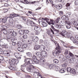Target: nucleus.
<instances>
[{
    "mask_svg": "<svg viewBox=\"0 0 78 78\" xmlns=\"http://www.w3.org/2000/svg\"><path fill=\"white\" fill-rule=\"evenodd\" d=\"M25 61H26L25 63L23 65L21 66V69L23 72H24V69H25V67H27V70L29 72H31V70H32V72H34L33 75L34 76H37V75H39V73L38 72H37V69H36V67L35 66L32 65H29V64H33V60L31 59L30 58H27L25 59Z\"/></svg>",
    "mask_w": 78,
    "mask_h": 78,
    "instance_id": "obj_1",
    "label": "nucleus"
},
{
    "mask_svg": "<svg viewBox=\"0 0 78 78\" xmlns=\"http://www.w3.org/2000/svg\"><path fill=\"white\" fill-rule=\"evenodd\" d=\"M54 43H55L56 47L57 49L53 51V55L54 56H58L59 55V54H60L61 51L62 49L59 46V44L57 43L56 41L54 42Z\"/></svg>",
    "mask_w": 78,
    "mask_h": 78,
    "instance_id": "obj_2",
    "label": "nucleus"
},
{
    "mask_svg": "<svg viewBox=\"0 0 78 78\" xmlns=\"http://www.w3.org/2000/svg\"><path fill=\"white\" fill-rule=\"evenodd\" d=\"M43 20H47V22L49 25H54L55 23V21L52 19H48V18L43 19Z\"/></svg>",
    "mask_w": 78,
    "mask_h": 78,
    "instance_id": "obj_3",
    "label": "nucleus"
},
{
    "mask_svg": "<svg viewBox=\"0 0 78 78\" xmlns=\"http://www.w3.org/2000/svg\"><path fill=\"white\" fill-rule=\"evenodd\" d=\"M34 30L36 31L35 33L36 34H40V31H41V29L40 27L35 26L34 27Z\"/></svg>",
    "mask_w": 78,
    "mask_h": 78,
    "instance_id": "obj_4",
    "label": "nucleus"
},
{
    "mask_svg": "<svg viewBox=\"0 0 78 78\" xmlns=\"http://www.w3.org/2000/svg\"><path fill=\"white\" fill-rule=\"evenodd\" d=\"M11 64L12 65H14L15 64H17L19 63V60H16L14 58L12 59L11 60Z\"/></svg>",
    "mask_w": 78,
    "mask_h": 78,
    "instance_id": "obj_5",
    "label": "nucleus"
},
{
    "mask_svg": "<svg viewBox=\"0 0 78 78\" xmlns=\"http://www.w3.org/2000/svg\"><path fill=\"white\" fill-rule=\"evenodd\" d=\"M66 23L67 24L66 26V28L67 29H70L71 28V24L72 23V22L70 21H66Z\"/></svg>",
    "mask_w": 78,
    "mask_h": 78,
    "instance_id": "obj_6",
    "label": "nucleus"
},
{
    "mask_svg": "<svg viewBox=\"0 0 78 78\" xmlns=\"http://www.w3.org/2000/svg\"><path fill=\"white\" fill-rule=\"evenodd\" d=\"M41 55L42 57L46 58L47 56V53L46 51H41Z\"/></svg>",
    "mask_w": 78,
    "mask_h": 78,
    "instance_id": "obj_7",
    "label": "nucleus"
},
{
    "mask_svg": "<svg viewBox=\"0 0 78 78\" xmlns=\"http://www.w3.org/2000/svg\"><path fill=\"white\" fill-rule=\"evenodd\" d=\"M0 45L1 47H4L6 48V46L7 45V44H5V43H4V41L3 40H1L0 41Z\"/></svg>",
    "mask_w": 78,
    "mask_h": 78,
    "instance_id": "obj_8",
    "label": "nucleus"
},
{
    "mask_svg": "<svg viewBox=\"0 0 78 78\" xmlns=\"http://www.w3.org/2000/svg\"><path fill=\"white\" fill-rule=\"evenodd\" d=\"M14 55L16 58L17 59H20L22 58V56H21L20 54L18 53H14Z\"/></svg>",
    "mask_w": 78,
    "mask_h": 78,
    "instance_id": "obj_9",
    "label": "nucleus"
},
{
    "mask_svg": "<svg viewBox=\"0 0 78 78\" xmlns=\"http://www.w3.org/2000/svg\"><path fill=\"white\" fill-rule=\"evenodd\" d=\"M10 53H11V51H8L6 52H4L2 55H3L5 56H10Z\"/></svg>",
    "mask_w": 78,
    "mask_h": 78,
    "instance_id": "obj_10",
    "label": "nucleus"
},
{
    "mask_svg": "<svg viewBox=\"0 0 78 78\" xmlns=\"http://www.w3.org/2000/svg\"><path fill=\"white\" fill-rule=\"evenodd\" d=\"M14 20L12 19H10L9 20V25L11 26V27H14V24H13V22Z\"/></svg>",
    "mask_w": 78,
    "mask_h": 78,
    "instance_id": "obj_11",
    "label": "nucleus"
},
{
    "mask_svg": "<svg viewBox=\"0 0 78 78\" xmlns=\"http://www.w3.org/2000/svg\"><path fill=\"white\" fill-rule=\"evenodd\" d=\"M39 39L37 37L34 36V37L32 38V41L36 43L38 41V40Z\"/></svg>",
    "mask_w": 78,
    "mask_h": 78,
    "instance_id": "obj_12",
    "label": "nucleus"
},
{
    "mask_svg": "<svg viewBox=\"0 0 78 78\" xmlns=\"http://www.w3.org/2000/svg\"><path fill=\"white\" fill-rule=\"evenodd\" d=\"M32 59L33 61L35 62H38L39 60L37 59V58L36 55H34L32 57Z\"/></svg>",
    "mask_w": 78,
    "mask_h": 78,
    "instance_id": "obj_13",
    "label": "nucleus"
},
{
    "mask_svg": "<svg viewBox=\"0 0 78 78\" xmlns=\"http://www.w3.org/2000/svg\"><path fill=\"white\" fill-rule=\"evenodd\" d=\"M61 19L63 20H66L67 21L69 20V19L68 18V17H66L65 16H62L61 17Z\"/></svg>",
    "mask_w": 78,
    "mask_h": 78,
    "instance_id": "obj_14",
    "label": "nucleus"
},
{
    "mask_svg": "<svg viewBox=\"0 0 78 78\" xmlns=\"http://www.w3.org/2000/svg\"><path fill=\"white\" fill-rule=\"evenodd\" d=\"M40 50L41 51H44V50L45 49V46H44L43 45H41L40 46Z\"/></svg>",
    "mask_w": 78,
    "mask_h": 78,
    "instance_id": "obj_15",
    "label": "nucleus"
},
{
    "mask_svg": "<svg viewBox=\"0 0 78 78\" xmlns=\"http://www.w3.org/2000/svg\"><path fill=\"white\" fill-rule=\"evenodd\" d=\"M14 65H10L9 66L8 68H9L10 70H15V68L14 66Z\"/></svg>",
    "mask_w": 78,
    "mask_h": 78,
    "instance_id": "obj_16",
    "label": "nucleus"
},
{
    "mask_svg": "<svg viewBox=\"0 0 78 78\" xmlns=\"http://www.w3.org/2000/svg\"><path fill=\"white\" fill-rule=\"evenodd\" d=\"M7 19L9 20V18L8 17H6L2 19V22L3 23H5L7 21Z\"/></svg>",
    "mask_w": 78,
    "mask_h": 78,
    "instance_id": "obj_17",
    "label": "nucleus"
},
{
    "mask_svg": "<svg viewBox=\"0 0 78 78\" xmlns=\"http://www.w3.org/2000/svg\"><path fill=\"white\" fill-rule=\"evenodd\" d=\"M18 51H20V52H23L24 51V50H23V48L21 47H19L17 48Z\"/></svg>",
    "mask_w": 78,
    "mask_h": 78,
    "instance_id": "obj_18",
    "label": "nucleus"
},
{
    "mask_svg": "<svg viewBox=\"0 0 78 78\" xmlns=\"http://www.w3.org/2000/svg\"><path fill=\"white\" fill-rule=\"evenodd\" d=\"M39 60L40 62H41V64H44L45 59L44 58H41Z\"/></svg>",
    "mask_w": 78,
    "mask_h": 78,
    "instance_id": "obj_19",
    "label": "nucleus"
},
{
    "mask_svg": "<svg viewBox=\"0 0 78 78\" xmlns=\"http://www.w3.org/2000/svg\"><path fill=\"white\" fill-rule=\"evenodd\" d=\"M70 73H71V74L75 75V74H76V71L74 69H72Z\"/></svg>",
    "mask_w": 78,
    "mask_h": 78,
    "instance_id": "obj_20",
    "label": "nucleus"
},
{
    "mask_svg": "<svg viewBox=\"0 0 78 78\" xmlns=\"http://www.w3.org/2000/svg\"><path fill=\"white\" fill-rule=\"evenodd\" d=\"M66 22H67V21L64 22L61 21V22H59V23L60 24H61L62 26H64L65 25V24H66V23H66Z\"/></svg>",
    "mask_w": 78,
    "mask_h": 78,
    "instance_id": "obj_21",
    "label": "nucleus"
},
{
    "mask_svg": "<svg viewBox=\"0 0 78 78\" xmlns=\"http://www.w3.org/2000/svg\"><path fill=\"white\" fill-rule=\"evenodd\" d=\"M8 17L9 19H11L12 18H14V13L10 14L9 16Z\"/></svg>",
    "mask_w": 78,
    "mask_h": 78,
    "instance_id": "obj_22",
    "label": "nucleus"
},
{
    "mask_svg": "<svg viewBox=\"0 0 78 78\" xmlns=\"http://www.w3.org/2000/svg\"><path fill=\"white\" fill-rule=\"evenodd\" d=\"M40 45H36L34 46V48L35 50H39L40 48Z\"/></svg>",
    "mask_w": 78,
    "mask_h": 78,
    "instance_id": "obj_23",
    "label": "nucleus"
},
{
    "mask_svg": "<svg viewBox=\"0 0 78 78\" xmlns=\"http://www.w3.org/2000/svg\"><path fill=\"white\" fill-rule=\"evenodd\" d=\"M2 31L3 32V33L4 34H7V31L6 30V29L5 28H3L2 29Z\"/></svg>",
    "mask_w": 78,
    "mask_h": 78,
    "instance_id": "obj_24",
    "label": "nucleus"
},
{
    "mask_svg": "<svg viewBox=\"0 0 78 78\" xmlns=\"http://www.w3.org/2000/svg\"><path fill=\"white\" fill-rule=\"evenodd\" d=\"M35 54L38 57H41V53L40 52H37L35 53Z\"/></svg>",
    "mask_w": 78,
    "mask_h": 78,
    "instance_id": "obj_25",
    "label": "nucleus"
},
{
    "mask_svg": "<svg viewBox=\"0 0 78 78\" xmlns=\"http://www.w3.org/2000/svg\"><path fill=\"white\" fill-rule=\"evenodd\" d=\"M56 8L57 9H60L62 8V6L61 5H59L57 6Z\"/></svg>",
    "mask_w": 78,
    "mask_h": 78,
    "instance_id": "obj_26",
    "label": "nucleus"
},
{
    "mask_svg": "<svg viewBox=\"0 0 78 78\" xmlns=\"http://www.w3.org/2000/svg\"><path fill=\"white\" fill-rule=\"evenodd\" d=\"M7 31L8 33H12V32L14 31V30H13V29H9L8 30H7Z\"/></svg>",
    "mask_w": 78,
    "mask_h": 78,
    "instance_id": "obj_27",
    "label": "nucleus"
},
{
    "mask_svg": "<svg viewBox=\"0 0 78 78\" xmlns=\"http://www.w3.org/2000/svg\"><path fill=\"white\" fill-rule=\"evenodd\" d=\"M66 69L64 68H62L60 70V72L62 73H64L66 72Z\"/></svg>",
    "mask_w": 78,
    "mask_h": 78,
    "instance_id": "obj_28",
    "label": "nucleus"
},
{
    "mask_svg": "<svg viewBox=\"0 0 78 78\" xmlns=\"http://www.w3.org/2000/svg\"><path fill=\"white\" fill-rule=\"evenodd\" d=\"M55 66V64H51L49 65V69H53V67Z\"/></svg>",
    "mask_w": 78,
    "mask_h": 78,
    "instance_id": "obj_29",
    "label": "nucleus"
},
{
    "mask_svg": "<svg viewBox=\"0 0 78 78\" xmlns=\"http://www.w3.org/2000/svg\"><path fill=\"white\" fill-rule=\"evenodd\" d=\"M55 28H61V26L58 24H55Z\"/></svg>",
    "mask_w": 78,
    "mask_h": 78,
    "instance_id": "obj_30",
    "label": "nucleus"
},
{
    "mask_svg": "<svg viewBox=\"0 0 78 78\" xmlns=\"http://www.w3.org/2000/svg\"><path fill=\"white\" fill-rule=\"evenodd\" d=\"M51 28H52V29H53V30H54V31H57V32H58V31H59L58 30H56L55 29V28L54 27H53V26L51 25Z\"/></svg>",
    "mask_w": 78,
    "mask_h": 78,
    "instance_id": "obj_31",
    "label": "nucleus"
},
{
    "mask_svg": "<svg viewBox=\"0 0 78 78\" xmlns=\"http://www.w3.org/2000/svg\"><path fill=\"white\" fill-rule=\"evenodd\" d=\"M17 44L18 47H21V46L22 45V43L20 41H18Z\"/></svg>",
    "mask_w": 78,
    "mask_h": 78,
    "instance_id": "obj_32",
    "label": "nucleus"
},
{
    "mask_svg": "<svg viewBox=\"0 0 78 78\" xmlns=\"http://www.w3.org/2000/svg\"><path fill=\"white\" fill-rule=\"evenodd\" d=\"M73 25L76 27H77V26L78 25V21L74 22L73 23Z\"/></svg>",
    "mask_w": 78,
    "mask_h": 78,
    "instance_id": "obj_33",
    "label": "nucleus"
},
{
    "mask_svg": "<svg viewBox=\"0 0 78 78\" xmlns=\"http://www.w3.org/2000/svg\"><path fill=\"white\" fill-rule=\"evenodd\" d=\"M12 36H16L17 35V33L16 32H12Z\"/></svg>",
    "mask_w": 78,
    "mask_h": 78,
    "instance_id": "obj_34",
    "label": "nucleus"
},
{
    "mask_svg": "<svg viewBox=\"0 0 78 78\" xmlns=\"http://www.w3.org/2000/svg\"><path fill=\"white\" fill-rule=\"evenodd\" d=\"M42 26L45 27H47V23L45 22H43L42 23Z\"/></svg>",
    "mask_w": 78,
    "mask_h": 78,
    "instance_id": "obj_35",
    "label": "nucleus"
},
{
    "mask_svg": "<svg viewBox=\"0 0 78 78\" xmlns=\"http://www.w3.org/2000/svg\"><path fill=\"white\" fill-rule=\"evenodd\" d=\"M69 55L70 56V57H71V58H74V55H73V54L70 52L69 53Z\"/></svg>",
    "mask_w": 78,
    "mask_h": 78,
    "instance_id": "obj_36",
    "label": "nucleus"
},
{
    "mask_svg": "<svg viewBox=\"0 0 78 78\" xmlns=\"http://www.w3.org/2000/svg\"><path fill=\"white\" fill-rule=\"evenodd\" d=\"M62 66L63 67H65V68H66L67 66V64L66 63H63Z\"/></svg>",
    "mask_w": 78,
    "mask_h": 78,
    "instance_id": "obj_37",
    "label": "nucleus"
},
{
    "mask_svg": "<svg viewBox=\"0 0 78 78\" xmlns=\"http://www.w3.org/2000/svg\"><path fill=\"white\" fill-rule=\"evenodd\" d=\"M22 47L23 48H26L27 47V44H24L23 45Z\"/></svg>",
    "mask_w": 78,
    "mask_h": 78,
    "instance_id": "obj_38",
    "label": "nucleus"
},
{
    "mask_svg": "<svg viewBox=\"0 0 78 78\" xmlns=\"http://www.w3.org/2000/svg\"><path fill=\"white\" fill-rule=\"evenodd\" d=\"M26 54L28 56L31 57V53L30 52L26 53Z\"/></svg>",
    "mask_w": 78,
    "mask_h": 78,
    "instance_id": "obj_39",
    "label": "nucleus"
},
{
    "mask_svg": "<svg viewBox=\"0 0 78 78\" xmlns=\"http://www.w3.org/2000/svg\"><path fill=\"white\" fill-rule=\"evenodd\" d=\"M53 62L55 64H58L59 62V61L58 59H55L53 60Z\"/></svg>",
    "mask_w": 78,
    "mask_h": 78,
    "instance_id": "obj_40",
    "label": "nucleus"
},
{
    "mask_svg": "<svg viewBox=\"0 0 78 78\" xmlns=\"http://www.w3.org/2000/svg\"><path fill=\"white\" fill-rule=\"evenodd\" d=\"M29 23L32 26H34V23L32 21H30L29 22Z\"/></svg>",
    "mask_w": 78,
    "mask_h": 78,
    "instance_id": "obj_41",
    "label": "nucleus"
},
{
    "mask_svg": "<svg viewBox=\"0 0 78 78\" xmlns=\"http://www.w3.org/2000/svg\"><path fill=\"white\" fill-rule=\"evenodd\" d=\"M71 70H72V69H71V68H67V72H70H70L71 71Z\"/></svg>",
    "mask_w": 78,
    "mask_h": 78,
    "instance_id": "obj_42",
    "label": "nucleus"
},
{
    "mask_svg": "<svg viewBox=\"0 0 78 78\" xmlns=\"http://www.w3.org/2000/svg\"><path fill=\"white\" fill-rule=\"evenodd\" d=\"M73 58H71L70 59H69V62L71 64L72 63H73Z\"/></svg>",
    "mask_w": 78,
    "mask_h": 78,
    "instance_id": "obj_43",
    "label": "nucleus"
},
{
    "mask_svg": "<svg viewBox=\"0 0 78 78\" xmlns=\"http://www.w3.org/2000/svg\"><path fill=\"white\" fill-rule=\"evenodd\" d=\"M4 60V57L2 55H0V61H3Z\"/></svg>",
    "mask_w": 78,
    "mask_h": 78,
    "instance_id": "obj_44",
    "label": "nucleus"
},
{
    "mask_svg": "<svg viewBox=\"0 0 78 78\" xmlns=\"http://www.w3.org/2000/svg\"><path fill=\"white\" fill-rule=\"evenodd\" d=\"M60 68L59 67H58V66H57L55 67V70L56 71H58V70H59Z\"/></svg>",
    "mask_w": 78,
    "mask_h": 78,
    "instance_id": "obj_45",
    "label": "nucleus"
},
{
    "mask_svg": "<svg viewBox=\"0 0 78 78\" xmlns=\"http://www.w3.org/2000/svg\"><path fill=\"white\" fill-rule=\"evenodd\" d=\"M24 3L25 4H28L29 3V2L27 0H24Z\"/></svg>",
    "mask_w": 78,
    "mask_h": 78,
    "instance_id": "obj_46",
    "label": "nucleus"
},
{
    "mask_svg": "<svg viewBox=\"0 0 78 78\" xmlns=\"http://www.w3.org/2000/svg\"><path fill=\"white\" fill-rule=\"evenodd\" d=\"M23 39H27V35L25 34L23 36Z\"/></svg>",
    "mask_w": 78,
    "mask_h": 78,
    "instance_id": "obj_47",
    "label": "nucleus"
},
{
    "mask_svg": "<svg viewBox=\"0 0 78 78\" xmlns=\"http://www.w3.org/2000/svg\"><path fill=\"white\" fill-rule=\"evenodd\" d=\"M3 50H2V48H0V55H1V54H3Z\"/></svg>",
    "mask_w": 78,
    "mask_h": 78,
    "instance_id": "obj_48",
    "label": "nucleus"
},
{
    "mask_svg": "<svg viewBox=\"0 0 78 78\" xmlns=\"http://www.w3.org/2000/svg\"><path fill=\"white\" fill-rule=\"evenodd\" d=\"M63 33L64 34H65V35H66V34H67V32L66 30H63Z\"/></svg>",
    "mask_w": 78,
    "mask_h": 78,
    "instance_id": "obj_49",
    "label": "nucleus"
},
{
    "mask_svg": "<svg viewBox=\"0 0 78 78\" xmlns=\"http://www.w3.org/2000/svg\"><path fill=\"white\" fill-rule=\"evenodd\" d=\"M17 28H18V29H20V28H22V26L21 25H17Z\"/></svg>",
    "mask_w": 78,
    "mask_h": 78,
    "instance_id": "obj_50",
    "label": "nucleus"
},
{
    "mask_svg": "<svg viewBox=\"0 0 78 78\" xmlns=\"http://www.w3.org/2000/svg\"><path fill=\"white\" fill-rule=\"evenodd\" d=\"M24 32L25 33H27V34L28 33L29 31L28 30H24Z\"/></svg>",
    "mask_w": 78,
    "mask_h": 78,
    "instance_id": "obj_51",
    "label": "nucleus"
},
{
    "mask_svg": "<svg viewBox=\"0 0 78 78\" xmlns=\"http://www.w3.org/2000/svg\"><path fill=\"white\" fill-rule=\"evenodd\" d=\"M75 4L76 5H78V0H76L75 1Z\"/></svg>",
    "mask_w": 78,
    "mask_h": 78,
    "instance_id": "obj_52",
    "label": "nucleus"
},
{
    "mask_svg": "<svg viewBox=\"0 0 78 78\" xmlns=\"http://www.w3.org/2000/svg\"><path fill=\"white\" fill-rule=\"evenodd\" d=\"M15 41V39H14V37H12L11 38V41L12 42H14Z\"/></svg>",
    "mask_w": 78,
    "mask_h": 78,
    "instance_id": "obj_53",
    "label": "nucleus"
},
{
    "mask_svg": "<svg viewBox=\"0 0 78 78\" xmlns=\"http://www.w3.org/2000/svg\"><path fill=\"white\" fill-rule=\"evenodd\" d=\"M70 3H67L66 6V7H68V6H70Z\"/></svg>",
    "mask_w": 78,
    "mask_h": 78,
    "instance_id": "obj_54",
    "label": "nucleus"
},
{
    "mask_svg": "<svg viewBox=\"0 0 78 78\" xmlns=\"http://www.w3.org/2000/svg\"><path fill=\"white\" fill-rule=\"evenodd\" d=\"M44 43L45 44H48V41L47 40H45L44 41Z\"/></svg>",
    "mask_w": 78,
    "mask_h": 78,
    "instance_id": "obj_55",
    "label": "nucleus"
},
{
    "mask_svg": "<svg viewBox=\"0 0 78 78\" xmlns=\"http://www.w3.org/2000/svg\"><path fill=\"white\" fill-rule=\"evenodd\" d=\"M66 14L68 16H70L71 15V13L70 12H68Z\"/></svg>",
    "mask_w": 78,
    "mask_h": 78,
    "instance_id": "obj_56",
    "label": "nucleus"
},
{
    "mask_svg": "<svg viewBox=\"0 0 78 78\" xmlns=\"http://www.w3.org/2000/svg\"><path fill=\"white\" fill-rule=\"evenodd\" d=\"M28 42L29 44H32L33 41H31V40H30L28 41Z\"/></svg>",
    "mask_w": 78,
    "mask_h": 78,
    "instance_id": "obj_57",
    "label": "nucleus"
},
{
    "mask_svg": "<svg viewBox=\"0 0 78 78\" xmlns=\"http://www.w3.org/2000/svg\"><path fill=\"white\" fill-rule=\"evenodd\" d=\"M65 54H68V53H69V52H68V50H66L65 51Z\"/></svg>",
    "mask_w": 78,
    "mask_h": 78,
    "instance_id": "obj_58",
    "label": "nucleus"
},
{
    "mask_svg": "<svg viewBox=\"0 0 78 78\" xmlns=\"http://www.w3.org/2000/svg\"><path fill=\"white\" fill-rule=\"evenodd\" d=\"M16 42H13L12 43V45L14 46L16 45Z\"/></svg>",
    "mask_w": 78,
    "mask_h": 78,
    "instance_id": "obj_59",
    "label": "nucleus"
},
{
    "mask_svg": "<svg viewBox=\"0 0 78 78\" xmlns=\"http://www.w3.org/2000/svg\"><path fill=\"white\" fill-rule=\"evenodd\" d=\"M4 5L5 6V7H8V6H9V5H8V4L7 3H5L4 4Z\"/></svg>",
    "mask_w": 78,
    "mask_h": 78,
    "instance_id": "obj_60",
    "label": "nucleus"
},
{
    "mask_svg": "<svg viewBox=\"0 0 78 78\" xmlns=\"http://www.w3.org/2000/svg\"><path fill=\"white\" fill-rule=\"evenodd\" d=\"M70 39L71 40V41H73V40L75 39V38H74V37H72L70 38Z\"/></svg>",
    "mask_w": 78,
    "mask_h": 78,
    "instance_id": "obj_61",
    "label": "nucleus"
},
{
    "mask_svg": "<svg viewBox=\"0 0 78 78\" xmlns=\"http://www.w3.org/2000/svg\"><path fill=\"white\" fill-rule=\"evenodd\" d=\"M17 16H19V15L18 14L14 13V17H17Z\"/></svg>",
    "mask_w": 78,
    "mask_h": 78,
    "instance_id": "obj_62",
    "label": "nucleus"
},
{
    "mask_svg": "<svg viewBox=\"0 0 78 78\" xmlns=\"http://www.w3.org/2000/svg\"><path fill=\"white\" fill-rule=\"evenodd\" d=\"M59 14H60V15L62 16V15L63 14V12L62 11H61L60 12Z\"/></svg>",
    "mask_w": 78,
    "mask_h": 78,
    "instance_id": "obj_63",
    "label": "nucleus"
},
{
    "mask_svg": "<svg viewBox=\"0 0 78 78\" xmlns=\"http://www.w3.org/2000/svg\"><path fill=\"white\" fill-rule=\"evenodd\" d=\"M73 43H76V40L75 39H74L73 40Z\"/></svg>",
    "mask_w": 78,
    "mask_h": 78,
    "instance_id": "obj_64",
    "label": "nucleus"
}]
</instances>
